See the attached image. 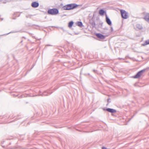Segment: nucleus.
<instances>
[{
    "label": "nucleus",
    "mask_w": 149,
    "mask_h": 149,
    "mask_svg": "<svg viewBox=\"0 0 149 149\" xmlns=\"http://www.w3.org/2000/svg\"><path fill=\"white\" fill-rule=\"evenodd\" d=\"M148 68H149V67Z\"/></svg>",
    "instance_id": "a878e982"
},
{
    "label": "nucleus",
    "mask_w": 149,
    "mask_h": 149,
    "mask_svg": "<svg viewBox=\"0 0 149 149\" xmlns=\"http://www.w3.org/2000/svg\"><path fill=\"white\" fill-rule=\"evenodd\" d=\"M111 31H113V28L112 27L111 28Z\"/></svg>",
    "instance_id": "5701e85b"
},
{
    "label": "nucleus",
    "mask_w": 149,
    "mask_h": 149,
    "mask_svg": "<svg viewBox=\"0 0 149 149\" xmlns=\"http://www.w3.org/2000/svg\"><path fill=\"white\" fill-rule=\"evenodd\" d=\"M74 22L72 21H70L68 23V27L70 28L72 26Z\"/></svg>",
    "instance_id": "dca6fc26"
},
{
    "label": "nucleus",
    "mask_w": 149,
    "mask_h": 149,
    "mask_svg": "<svg viewBox=\"0 0 149 149\" xmlns=\"http://www.w3.org/2000/svg\"><path fill=\"white\" fill-rule=\"evenodd\" d=\"M146 70L147 69H145L139 71L137 74L134 77V78H139Z\"/></svg>",
    "instance_id": "20e7f679"
},
{
    "label": "nucleus",
    "mask_w": 149,
    "mask_h": 149,
    "mask_svg": "<svg viewBox=\"0 0 149 149\" xmlns=\"http://www.w3.org/2000/svg\"><path fill=\"white\" fill-rule=\"evenodd\" d=\"M70 7L69 6L68 4H67L65 6H64L63 7V8L64 10H70Z\"/></svg>",
    "instance_id": "f8f14e48"
},
{
    "label": "nucleus",
    "mask_w": 149,
    "mask_h": 149,
    "mask_svg": "<svg viewBox=\"0 0 149 149\" xmlns=\"http://www.w3.org/2000/svg\"><path fill=\"white\" fill-rule=\"evenodd\" d=\"M11 144V143H10L8 141H2L1 143V146L3 148L5 149L10 148L9 147V145Z\"/></svg>",
    "instance_id": "f257e3e1"
},
{
    "label": "nucleus",
    "mask_w": 149,
    "mask_h": 149,
    "mask_svg": "<svg viewBox=\"0 0 149 149\" xmlns=\"http://www.w3.org/2000/svg\"><path fill=\"white\" fill-rule=\"evenodd\" d=\"M143 19L149 23V13H147L145 15Z\"/></svg>",
    "instance_id": "1a4fd4ad"
},
{
    "label": "nucleus",
    "mask_w": 149,
    "mask_h": 149,
    "mask_svg": "<svg viewBox=\"0 0 149 149\" xmlns=\"http://www.w3.org/2000/svg\"><path fill=\"white\" fill-rule=\"evenodd\" d=\"M96 36L97 38L101 39L103 40L105 38V36L104 35L100 33H96Z\"/></svg>",
    "instance_id": "0eeeda50"
},
{
    "label": "nucleus",
    "mask_w": 149,
    "mask_h": 149,
    "mask_svg": "<svg viewBox=\"0 0 149 149\" xmlns=\"http://www.w3.org/2000/svg\"><path fill=\"white\" fill-rule=\"evenodd\" d=\"M47 13L51 15H55L58 14L59 13V11L56 8H53L48 10Z\"/></svg>",
    "instance_id": "f03ea898"
},
{
    "label": "nucleus",
    "mask_w": 149,
    "mask_h": 149,
    "mask_svg": "<svg viewBox=\"0 0 149 149\" xmlns=\"http://www.w3.org/2000/svg\"><path fill=\"white\" fill-rule=\"evenodd\" d=\"M53 92L51 93H49L48 91H46L44 92L42 94V96H47L49 95H50L52 94Z\"/></svg>",
    "instance_id": "ddd939ff"
},
{
    "label": "nucleus",
    "mask_w": 149,
    "mask_h": 149,
    "mask_svg": "<svg viewBox=\"0 0 149 149\" xmlns=\"http://www.w3.org/2000/svg\"><path fill=\"white\" fill-rule=\"evenodd\" d=\"M106 20L107 23L109 25H111L112 24L111 22L110 19L107 17V15L106 16Z\"/></svg>",
    "instance_id": "9d476101"
},
{
    "label": "nucleus",
    "mask_w": 149,
    "mask_h": 149,
    "mask_svg": "<svg viewBox=\"0 0 149 149\" xmlns=\"http://www.w3.org/2000/svg\"><path fill=\"white\" fill-rule=\"evenodd\" d=\"M39 6V3L37 2H33L31 3V6L34 8L38 7Z\"/></svg>",
    "instance_id": "6e6552de"
},
{
    "label": "nucleus",
    "mask_w": 149,
    "mask_h": 149,
    "mask_svg": "<svg viewBox=\"0 0 149 149\" xmlns=\"http://www.w3.org/2000/svg\"><path fill=\"white\" fill-rule=\"evenodd\" d=\"M105 12V11L102 9H100L99 11V14L101 15H104V13Z\"/></svg>",
    "instance_id": "4468645a"
},
{
    "label": "nucleus",
    "mask_w": 149,
    "mask_h": 149,
    "mask_svg": "<svg viewBox=\"0 0 149 149\" xmlns=\"http://www.w3.org/2000/svg\"><path fill=\"white\" fill-rule=\"evenodd\" d=\"M9 33H7V34H6V35H8V34Z\"/></svg>",
    "instance_id": "393cba45"
},
{
    "label": "nucleus",
    "mask_w": 149,
    "mask_h": 149,
    "mask_svg": "<svg viewBox=\"0 0 149 149\" xmlns=\"http://www.w3.org/2000/svg\"><path fill=\"white\" fill-rule=\"evenodd\" d=\"M93 72H96V70H93Z\"/></svg>",
    "instance_id": "412c9836"
},
{
    "label": "nucleus",
    "mask_w": 149,
    "mask_h": 149,
    "mask_svg": "<svg viewBox=\"0 0 149 149\" xmlns=\"http://www.w3.org/2000/svg\"><path fill=\"white\" fill-rule=\"evenodd\" d=\"M120 13L122 18L125 19H127L128 17V13L125 10H120Z\"/></svg>",
    "instance_id": "7ed1b4c3"
},
{
    "label": "nucleus",
    "mask_w": 149,
    "mask_h": 149,
    "mask_svg": "<svg viewBox=\"0 0 149 149\" xmlns=\"http://www.w3.org/2000/svg\"><path fill=\"white\" fill-rule=\"evenodd\" d=\"M136 27L137 28H138L139 29H141L142 28V27L139 24H137L136 25Z\"/></svg>",
    "instance_id": "a211bd4d"
},
{
    "label": "nucleus",
    "mask_w": 149,
    "mask_h": 149,
    "mask_svg": "<svg viewBox=\"0 0 149 149\" xmlns=\"http://www.w3.org/2000/svg\"><path fill=\"white\" fill-rule=\"evenodd\" d=\"M89 23L93 27H95V23L93 20V18L89 20Z\"/></svg>",
    "instance_id": "9b49d317"
},
{
    "label": "nucleus",
    "mask_w": 149,
    "mask_h": 149,
    "mask_svg": "<svg viewBox=\"0 0 149 149\" xmlns=\"http://www.w3.org/2000/svg\"><path fill=\"white\" fill-rule=\"evenodd\" d=\"M103 110H106L109 112L112 113H116V111L115 109L110 108H108L106 109H103Z\"/></svg>",
    "instance_id": "423d86ee"
},
{
    "label": "nucleus",
    "mask_w": 149,
    "mask_h": 149,
    "mask_svg": "<svg viewBox=\"0 0 149 149\" xmlns=\"http://www.w3.org/2000/svg\"><path fill=\"white\" fill-rule=\"evenodd\" d=\"M148 44H149V40H148L146 41L143 44V45L144 46Z\"/></svg>",
    "instance_id": "f3484780"
},
{
    "label": "nucleus",
    "mask_w": 149,
    "mask_h": 149,
    "mask_svg": "<svg viewBox=\"0 0 149 149\" xmlns=\"http://www.w3.org/2000/svg\"><path fill=\"white\" fill-rule=\"evenodd\" d=\"M107 100L108 103L107 104V106L109 104V103L111 102L110 98H108Z\"/></svg>",
    "instance_id": "6ab92c4d"
},
{
    "label": "nucleus",
    "mask_w": 149,
    "mask_h": 149,
    "mask_svg": "<svg viewBox=\"0 0 149 149\" xmlns=\"http://www.w3.org/2000/svg\"><path fill=\"white\" fill-rule=\"evenodd\" d=\"M22 38H24V39H26V38H25V37H22Z\"/></svg>",
    "instance_id": "4be33fe9"
},
{
    "label": "nucleus",
    "mask_w": 149,
    "mask_h": 149,
    "mask_svg": "<svg viewBox=\"0 0 149 149\" xmlns=\"http://www.w3.org/2000/svg\"><path fill=\"white\" fill-rule=\"evenodd\" d=\"M102 149H107L106 147L103 146L102 148Z\"/></svg>",
    "instance_id": "aec40b11"
},
{
    "label": "nucleus",
    "mask_w": 149,
    "mask_h": 149,
    "mask_svg": "<svg viewBox=\"0 0 149 149\" xmlns=\"http://www.w3.org/2000/svg\"><path fill=\"white\" fill-rule=\"evenodd\" d=\"M23 42V40H22L21 42H20V43H22Z\"/></svg>",
    "instance_id": "b1692460"
},
{
    "label": "nucleus",
    "mask_w": 149,
    "mask_h": 149,
    "mask_svg": "<svg viewBox=\"0 0 149 149\" xmlns=\"http://www.w3.org/2000/svg\"><path fill=\"white\" fill-rule=\"evenodd\" d=\"M70 7V10L73 9L78 6V5L76 3H71L68 4Z\"/></svg>",
    "instance_id": "39448f33"
},
{
    "label": "nucleus",
    "mask_w": 149,
    "mask_h": 149,
    "mask_svg": "<svg viewBox=\"0 0 149 149\" xmlns=\"http://www.w3.org/2000/svg\"><path fill=\"white\" fill-rule=\"evenodd\" d=\"M77 25L79 27H81L83 26V24L81 22L78 21L77 23Z\"/></svg>",
    "instance_id": "2eb2a0df"
}]
</instances>
